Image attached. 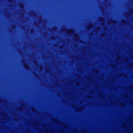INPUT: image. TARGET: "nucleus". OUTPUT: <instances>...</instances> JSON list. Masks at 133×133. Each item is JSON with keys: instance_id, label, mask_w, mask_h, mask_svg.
I'll return each instance as SVG.
<instances>
[{"instance_id": "obj_5", "label": "nucleus", "mask_w": 133, "mask_h": 133, "mask_svg": "<svg viewBox=\"0 0 133 133\" xmlns=\"http://www.w3.org/2000/svg\"><path fill=\"white\" fill-rule=\"evenodd\" d=\"M125 21L124 20H123L122 21V23L124 24L125 22Z\"/></svg>"}, {"instance_id": "obj_2", "label": "nucleus", "mask_w": 133, "mask_h": 133, "mask_svg": "<svg viewBox=\"0 0 133 133\" xmlns=\"http://www.w3.org/2000/svg\"><path fill=\"white\" fill-rule=\"evenodd\" d=\"M19 5V6L21 8H22L24 7V5L22 3H20Z\"/></svg>"}, {"instance_id": "obj_9", "label": "nucleus", "mask_w": 133, "mask_h": 133, "mask_svg": "<svg viewBox=\"0 0 133 133\" xmlns=\"http://www.w3.org/2000/svg\"><path fill=\"white\" fill-rule=\"evenodd\" d=\"M129 11H130V12H131V10H130Z\"/></svg>"}, {"instance_id": "obj_3", "label": "nucleus", "mask_w": 133, "mask_h": 133, "mask_svg": "<svg viewBox=\"0 0 133 133\" xmlns=\"http://www.w3.org/2000/svg\"><path fill=\"white\" fill-rule=\"evenodd\" d=\"M75 36L76 38L78 37V35L77 34H76V35H75Z\"/></svg>"}, {"instance_id": "obj_8", "label": "nucleus", "mask_w": 133, "mask_h": 133, "mask_svg": "<svg viewBox=\"0 0 133 133\" xmlns=\"http://www.w3.org/2000/svg\"><path fill=\"white\" fill-rule=\"evenodd\" d=\"M63 30H66V29H63Z\"/></svg>"}, {"instance_id": "obj_4", "label": "nucleus", "mask_w": 133, "mask_h": 133, "mask_svg": "<svg viewBox=\"0 0 133 133\" xmlns=\"http://www.w3.org/2000/svg\"><path fill=\"white\" fill-rule=\"evenodd\" d=\"M34 31V30L33 29H31V33H32Z\"/></svg>"}, {"instance_id": "obj_1", "label": "nucleus", "mask_w": 133, "mask_h": 133, "mask_svg": "<svg viewBox=\"0 0 133 133\" xmlns=\"http://www.w3.org/2000/svg\"><path fill=\"white\" fill-rule=\"evenodd\" d=\"M24 66L25 68L26 69H27V70H28L29 69V67L28 66V64H27V63H25V64H24Z\"/></svg>"}, {"instance_id": "obj_11", "label": "nucleus", "mask_w": 133, "mask_h": 133, "mask_svg": "<svg viewBox=\"0 0 133 133\" xmlns=\"http://www.w3.org/2000/svg\"><path fill=\"white\" fill-rule=\"evenodd\" d=\"M35 24H37V23H35Z\"/></svg>"}, {"instance_id": "obj_6", "label": "nucleus", "mask_w": 133, "mask_h": 133, "mask_svg": "<svg viewBox=\"0 0 133 133\" xmlns=\"http://www.w3.org/2000/svg\"><path fill=\"white\" fill-rule=\"evenodd\" d=\"M9 2H10V3H11L12 2V0H9Z\"/></svg>"}, {"instance_id": "obj_10", "label": "nucleus", "mask_w": 133, "mask_h": 133, "mask_svg": "<svg viewBox=\"0 0 133 133\" xmlns=\"http://www.w3.org/2000/svg\"><path fill=\"white\" fill-rule=\"evenodd\" d=\"M12 28L13 29H14L15 28H14V27H13Z\"/></svg>"}, {"instance_id": "obj_7", "label": "nucleus", "mask_w": 133, "mask_h": 133, "mask_svg": "<svg viewBox=\"0 0 133 133\" xmlns=\"http://www.w3.org/2000/svg\"><path fill=\"white\" fill-rule=\"evenodd\" d=\"M54 37H51V39H54Z\"/></svg>"}]
</instances>
